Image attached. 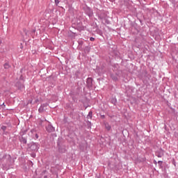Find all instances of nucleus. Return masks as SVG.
Here are the masks:
<instances>
[{
  "label": "nucleus",
  "mask_w": 178,
  "mask_h": 178,
  "mask_svg": "<svg viewBox=\"0 0 178 178\" xmlns=\"http://www.w3.org/2000/svg\"><path fill=\"white\" fill-rule=\"evenodd\" d=\"M29 148L31 151H38L40 145L37 143H31Z\"/></svg>",
  "instance_id": "obj_2"
},
{
  "label": "nucleus",
  "mask_w": 178,
  "mask_h": 178,
  "mask_svg": "<svg viewBox=\"0 0 178 178\" xmlns=\"http://www.w3.org/2000/svg\"><path fill=\"white\" fill-rule=\"evenodd\" d=\"M3 67L4 69H10V65L9 64V63H6L3 65Z\"/></svg>",
  "instance_id": "obj_12"
},
{
  "label": "nucleus",
  "mask_w": 178,
  "mask_h": 178,
  "mask_svg": "<svg viewBox=\"0 0 178 178\" xmlns=\"http://www.w3.org/2000/svg\"><path fill=\"white\" fill-rule=\"evenodd\" d=\"M55 3L58 5V3H59V0H55Z\"/></svg>",
  "instance_id": "obj_19"
},
{
  "label": "nucleus",
  "mask_w": 178,
  "mask_h": 178,
  "mask_svg": "<svg viewBox=\"0 0 178 178\" xmlns=\"http://www.w3.org/2000/svg\"><path fill=\"white\" fill-rule=\"evenodd\" d=\"M86 84H87L88 88H92V78L88 77L86 79Z\"/></svg>",
  "instance_id": "obj_4"
},
{
  "label": "nucleus",
  "mask_w": 178,
  "mask_h": 178,
  "mask_svg": "<svg viewBox=\"0 0 178 178\" xmlns=\"http://www.w3.org/2000/svg\"><path fill=\"white\" fill-rule=\"evenodd\" d=\"M97 16L99 20H105V19H106V14H105L104 12L98 13Z\"/></svg>",
  "instance_id": "obj_5"
},
{
  "label": "nucleus",
  "mask_w": 178,
  "mask_h": 178,
  "mask_svg": "<svg viewBox=\"0 0 178 178\" xmlns=\"http://www.w3.org/2000/svg\"><path fill=\"white\" fill-rule=\"evenodd\" d=\"M105 128L106 129V130H108L109 131V130H111L112 129V127H111V125L109 124V123L106 122L104 124Z\"/></svg>",
  "instance_id": "obj_8"
},
{
  "label": "nucleus",
  "mask_w": 178,
  "mask_h": 178,
  "mask_svg": "<svg viewBox=\"0 0 178 178\" xmlns=\"http://www.w3.org/2000/svg\"><path fill=\"white\" fill-rule=\"evenodd\" d=\"M88 119H92V111H89L88 115H87Z\"/></svg>",
  "instance_id": "obj_13"
},
{
  "label": "nucleus",
  "mask_w": 178,
  "mask_h": 178,
  "mask_svg": "<svg viewBox=\"0 0 178 178\" xmlns=\"http://www.w3.org/2000/svg\"><path fill=\"white\" fill-rule=\"evenodd\" d=\"M3 105L5 106V103H3Z\"/></svg>",
  "instance_id": "obj_25"
},
{
  "label": "nucleus",
  "mask_w": 178,
  "mask_h": 178,
  "mask_svg": "<svg viewBox=\"0 0 178 178\" xmlns=\"http://www.w3.org/2000/svg\"><path fill=\"white\" fill-rule=\"evenodd\" d=\"M111 78L114 80V81H118L117 76H114L113 75L111 74Z\"/></svg>",
  "instance_id": "obj_14"
},
{
  "label": "nucleus",
  "mask_w": 178,
  "mask_h": 178,
  "mask_svg": "<svg viewBox=\"0 0 178 178\" xmlns=\"http://www.w3.org/2000/svg\"><path fill=\"white\" fill-rule=\"evenodd\" d=\"M33 132H34V129H32V130H31V133H33Z\"/></svg>",
  "instance_id": "obj_24"
},
{
  "label": "nucleus",
  "mask_w": 178,
  "mask_h": 178,
  "mask_svg": "<svg viewBox=\"0 0 178 178\" xmlns=\"http://www.w3.org/2000/svg\"><path fill=\"white\" fill-rule=\"evenodd\" d=\"M100 116H101L102 119H105V115H101Z\"/></svg>",
  "instance_id": "obj_18"
},
{
  "label": "nucleus",
  "mask_w": 178,
  "mask_h": 178,
  "mask_svg": "<svg viewBox=\"0 0 178 178\" xmlns=\"http://www.w3.org/2000/svg\"><path fill=\"white\" fill-rule=\"evenodd\" d=\"M45 106V104H43L40 106V107L38 109V111L41 113L42 112H44V107Z\"/></svg>",
  "instance_id": "obj_10"
},
{
  "label": "nucleus",
  "mask_w": 178,
  "mask_h": 178,
  "mask_svg": "<svg viewBox=\"0 0 178 178\" xmlns=\"http://www.w3.org/2000/svg\"><path fill=\"white\" fill-rule=\"evenodd\" d=\"M163 155H164V151L162 149H161L159 151H157L156 152V156H157L158 158H162Z\"/></svg>",
  "instance_id": "obj_7"
},
{
  "label": "nucleus",
  "mask_w": 178,
  "mask_h": 178,
  "mask_svg": "<svg viewBox=\"0 0 178 178\" xmlns=\"http://www.w3.org/2000/svg\"><path fill=\"white\" fill-rule=\"evenodd\" d=\"M0 97H1V93H0Z\"/></svg>",
  "instance_id": "obj_27"
},
{
  "label": "nucleus",
  "mask_w": 178,
  "mask_h": 178,
  "mask_svg": "<svg viewBox=\"0 0 178 178\" xmlns=\"http://www.w3.org/2000/svg\"><path fill=\"white\" fill-rule=\"evenodd\" d=\"M1 130H3V131H5V130H6V126H2L1 127Z\"/></svg>",
  "instance_id": "obj_15"
},
{
  "label": "nucleus",
  "mask_w": 178,
  "mask_h": 178,
  "mask_svg": "<svg viewBox=\"0 0 178 178\" xmlns=\"http://www.w3.org/2000/svg\"><path fill=\"white\" fill-rule=\"evenodd\" d=\"M95 38L91 37L90 38V41H95Z\"/></svg>",
  "instance_id": "obj_17"
},
{
  "label": "nucleus",
  "mask_w": 178,
  "mask_h": 178,
  "mask_svg": "<svg viewBox=\"0 0 178 178\" xmlns=\"http://www.w3.org/2000/svg\"><path fill=\"white\" fill-rule=\"evenodd\" d=\"M1 45H2V40H0V49L2 48V47H1Z\"/></svg>",
  "instance_id": "obj_21"
},
{
  "label": "nucleus",
  "mask_w": 178,
  "mask_h": 178,
  "mask_svg": "<svg viewBox=\"0 0 178 178\" xmlns=\"http://www.w3.org/2000/svg\"><path fill=\"white\" fill-rule=\"evenodd\" d=\"M85 13L86 15H87L89 17H92V10H91V8H90L89 7L86 8L85 10Z\"/></svg>",
  "instance_id": "obj_3"
},
{
  "label": "nucleus",
  "mask_w": 178,
  "mask_h": 178,
  "mask_svg": "<svg viewBox=\"0 0 178 178\" xmlns=\"http://www.w3.org/2000/svg\"><path fill=\"white\" fill-rule=\"evenodd\" d=\"M44 178H47V176H45Z\"/></svg>",
  "instance_id": "obj_26"
},
{
  "label": "nucleus",
  "mask_w": 178,
  "mask_h": 178,
  "mask_svg": "<svg viewBox=\"0 0 178 178\" xmlns=\"http://www.w3.org/2000/svg\"><path fill=\"white\" fill-rule=\"evenodd\" d=\"M19 140L21 143H23V144H27V139L26 138L22 137Z\"/></svg>",
  "instance_id": "obj_11"
},
{
  "label": "nucleus",
  "mask_w": 178,
  "mask_h": 178,
  "mask_svg": "<svg viewBox=\"0 0 178 178\" xmlns=\"http://www.w3.org/2000/svg\"><path fill=\"white\" fill-rule=\"evenodd\" d=\"M46 129L48 133H52L55 131V127H54L51 124H49L46 127Z\"/></svg>",
  "instance_id": "obj_6"
},
{
  "label": "nucleus",
  "mask_w": 178,
  "mask_h": 178,
  "mask_svg": "<svg viewBox=\"0 0 178 178\" xmlns=\"http://www.w3.org/2000/svg\"><path fill=\"white\" fill-rule=\"evenodd\" d=\"M79 45H81L83 44V41H81V40L79 41Z\"/></svg>",
  "instance_id": "obj_20"
},
{
  "label": "nucleus",
  "mask_w": 178,
  "mask_h": 178,
  "mask_svg": "<svg viewBox=\"0 0 178 178\" xmlns=\"http://www.w3.org/2000/svg\"><path fill=\"white\" fill-rule=\"evenodd\" d=\"M17 87H18L19 90H23L24 88V85L20 84V83H17Z\"/></svg>",
  "instance_id": "obj_9"
},
{
  "label": "nucleus",
  "mask_w": 178,
  "mask_h": 178,
  "mask_svg": "<svg viewBox=\"0 0 178 178\" xmlns=\"http://www.w3.org/2000/svg\"><path fill=\"white\" fill-rule=\"evenodd\" d=\"M3 163V170H8L9 168H10L11 165H13L15 161L12 159L10 154H4L3 158L1 159Z\"/></svg>",
  "instance_id": "obj_1"
},
{
  "label": "nucleus",
  "mask_w": 178,
  "mask_h": 178,
  "mask_svg": "<svg viewBox=\"0 0 178 178\" xmlns=\"http://www.w3.org/2000/svg\"><path fill=\"white\" fill-rule=\"evenodd\" d=\"M163 163V161H158V163H159V166H162Z\"/></svg>",
  "instance_id": "obj_16"
},
{
  "label": "nucleus",
  "mask_w": 178,
  "mask_h": 178,
  "mask_svg": "<svg viewBox=\"0 0 178 178\" xmlns=\"http://www.w3.org/2000/svg\"><path fill=\"white\" fill-rule=\"evenodd\" d=\"M154 163L155 164V165H156V163H158V162H156V161H154Z\"/></svg>",
  "instance_id": "obj_23"
},
{
  "label": "nucleus",
  "mask_w": 178,
  "mask_h": 178,
  "mask_svg": "<svg viewBox=\"0 0 178 178\" xmlns=\"http://www.w3.org/2000/svg\"><path fill=\"white\" fill-rule=\"evenodd\" d=\"M38 137H39V136H38V134H35V138H38Z\"/></svg>",
  "instance_id": "obj_22"
}]
</instances>
